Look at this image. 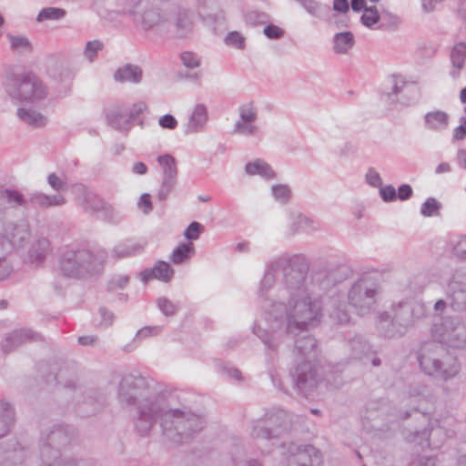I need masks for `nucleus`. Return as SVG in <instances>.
Returning a JSON list of instances; mask_svg holds the SVG:
<instances>
[{
	"instance_id": "f257e3e1",
	"label": "nucleus",
	"mask_w": 466,
	"mask_h": 466,
	"mask_svg": "<svg viewBox=\"0 0 466 466\" xmlns=\"http://www.w3.org/2000/svg\"><path fill=\"white\" fill-rule=\"evenodd\" d=\"M12 93L23 101L35 102L45 96L46 91L42 84L31 75H26L13 84Z\"/></svg>"
},
{
	"instance_id": "f03ea898",
	"label": "nucleus",
	"mask_w": 466,
	"mask_h": 466,
	"mask_svg": "<svg viewBox=\"0 0 466 466\" xmlns=\"http://www.w3.org/2000/svg\"><path fill=\"white\" fill-rule=\"evenodd\" d=\"M142 73L137 66H126L116 70L115 79L118 82H138Z\"/></svg>"
},
{
	"instance_id": "7ed1b4c3",
	"label": "nucleus",
	"mask_w": 466,
	"mask_h": 466,
	"mask_svg": "<svg viewBox=\"0 0 466 466\" xmlns=\"http://www.w3.org/2000/svg\"><path fill=\"white\" fill-rule=\"evenodd\" d=\"M449 116L441 111L430 112L425 116V122L428 128L441 130L448 126Z\"/></svg>"
},
{
	"instance_id": "20e7f679",
	"label": "nucleus",
	"mask_w": 466,
	"mask_h": 466,
	"mask_svg": "<svg viewBox=\"0 0 466 466\" xmlns=\"http://www.w3.org/2000/svg\"><path fill=\"white\" fill-rule=\"evenodd\" d=\"M173 269L170 266L163 261L157 262L150 273H145L144 279L147 281L152 275L153 278L162 281H168L173 276Z\"/></svg>"
},
{
	"instance_id": "39448f33",
	"label": "nucleus",
	"mask_w": 466,
	"mask_h": 466,
	"mask_svg": "<svg viewBox=\"0 0 466 466\" xmlns=\"http://www.w3.org/2000/svg\"><path fill=\"white\" fill-rule=\"evenodd\" d=\"M246 171L249 175L258 174L267 178L272 177L274 176V172L271 167L267 163L258 159L252 163L247 164Z\"/></svg>"
},
{
	"instance_id": "423d86ee",
	"label": "nucleus",
	"mask_w": 466,
	"mask_h": 466,
	"mask_svg": "<svg viewBox=\"0 0 466 466\" xmlns=\"http://www.w3.org/2000/svg\"><path fill=\"white\" fill-rule=\"evenodd\" d=\"M353 46V36L350 33L338 34L335 37V50L338 53H345Z\"/></svg>"
},
{
	"instance_id": "0eeeda50",
	"label": "nucleus",
	"mask_w": 466,
	"mask_h": 466,
	"mask_svg": "<svg viewBox=\"0 0 466 466\" xmlns=\"http://www.w3.org/2000/svg\"><path fill=\"white\" fill-rule=\"evenodd\" d=\"M194 246L192 243L182 244L178 246L171 255V260L174 263H181L193 253Z\"/></svg>"
},
{
	"instance_id": "6e6552de",
	"label": "nucleus",
	"mask_w": 466,
	"mask_h": 466,
	"mask_svg": "<svg viewBox=\"0 0 466 466\" xmlns=\"http://www.w3.org/2000/svg\"><path fill=\"white\" fill-rule=\"evenodd\" d=\"M18 116L23 121L34 127H41L46 123L43 116L33 111L19 109Z\"/></svg>"
},
{
	"instance_id": "1a4fd4ad",
	"label": "nucleus",
	"mask_w": 466,
	"mask_h": 466,
	"mask_svg": "<svg viewBox=\"0 0 466 466\" xmlns=\"http://www.w3.org/2000/svg\"><path fill=\"white\" fill-rule=\"evenodd\" d=\"M466 58V45L460 43L454 46L451 52V62L452 65L458 69L463 67Z\"/></svg>"
},
{
	"instance_id": "9d476101",
	"label": "nucleus",
	"mask_w": 466,
	"mask_h": 466,
	"mask_svg": "<svg viewBox=\"0 0 466 466\" xmlns=\"http://www.w3.org/2000/svg\"><path fill=\"white\" fill-rule=\"evenodd\" d=\"M65 15V11L60 8L49 7L43 9L37 17L38 21H44L47 19H59Z\"/></svg>"
},
{
	"instance_id": "9b49d317",
	"label": "nucleus",
	"mask_w": 466,
	"mask_h": 466,
	"mask_svg": "<svg viewBox=\"0 0 466 466\" xmlns=\"http://www.w3.org/2000/svg\"><path fill=\"white\" fill-rule=\"evenodd\" d=\"M207 119L208 113L206 107L201 105L197 106L191 116V124L196 127L201 126L207 121Z\"/></svg>"
},
{
	"instance_id": "f8f14e48",
	"label": "nucleus",
	"mask_w": 466,
	"mask_h": 466,
	"mask_svg": "<svg viewBox=\"0 0 466 466\" xmlns=\"http://www.w3.org/2000/svg\"><path fill=\"white\" fill-rule=\"evenodd\" d=\"M380 15L375 7L365 8L361 21L367 26H371L379 22Z\"/></svg>"
},
{
	"instance_id": "ddd939ff",
	"label": "nucleus",
	"mask_w": 466,
	"mask_h": 466,
	"mask_svg": "<svg viewBox=\"0 0 466 466\" xmlns=\"http://www.w3.org/2000/svg\"><path fill=\"white\" fill-rule=\"evenodd\" d=\"M439 204L434 198H428L421 206L420 212L425 217H431L438 214Z\"/></svg>"
},
{
	"instance_id": "4468645a",
	"label": "nucleus",
	"mask_w": 466,
	"mask_h": 466,
	"mask_svg": "<svg viewBox=\"0 0 466 466\" xmlns=\"http://www.w3.org/2000/svg\"><path fill=\"white\" fill-rule=\"evenodd\" d=\"M158 163L164 167L165 172L168 176H172L177 172L175 159L173 157L166 155L158 157Z\"/></svg>"
},
{
	"instance_id": "2eb2a0df",
	"label": "nucleus",
	"mask_w": 466,
	"mask_h": 466,
	"mask_svg": "<svg viewBox=\"0 0 466 466\" xmlns=\"http://www.w3.org/2000/svg\"><path fill=\"white\" fill-rule=\"evenodd\" d=\"M183 65L188 68H195L200 65L199 59L191 52H184L181 54Z\"/></svg>"
},
{
	"instance_id": "dca6fc26",
	"label": "nucleus",
	"mask_w": 466,
	"mask_h": 466,
	"mask_svg": "<svg viewBox=\"0 0 466 466\" xmlns=\"http://www.w3.org/2000/svg\"><path fill=\"white\" fill-rule=\"evenodd\" d=\"M226 43L228 46H233L238 48H242L244 46V38L238 32H231L226 37Z\"/></svg>"
},
{
	"instance_id": "f3484780",
	"label": "nucleus",
	"mask_w": 466,
	"mask_h": 466,
	"mask_svg": "<svg viewBox=\"0 0 466 466\" xmlns=\"http://www.w3.org/2000/svg\"><path fill=\"white\" fill-rule=\"evenodd\" d=\"M240 116L244 121L248 123L254 121L256 118V112L253 106L248 104L241 106Z\"/></svg>"
},
{
	"instance_id": "a211bd4d",
	"label": "nucleus",
	"mask_w": 466,
	"mask_h": 466,
	"mask_svg": "<svg viewBox=\"0 0 466 466\" xmlns=\"http://www.w3.org/2000/svg\"><path fill=\"white\" fill-rule=\"evenodd\" d=\"M202 227L198 222H192L185 231L187 239H197L201 232Z\"/></svg>"
},
{
	"instance_id": "6ab92c4d",
	"label": "nucleus",
	"mask_w": 466,
	"mask_h": 466,
	"mask_svg": "<svg viewBox=\"0 0 466 466\" xmlns=\"http://www.w3.org/2000/svg\"><path fill=\"white\" fill-rule=\"evenodd\" d=\"M103 45L98 41L88 42L85 50L86 56L92 60L98 50L102 49Z\"/></svg>"
},
{
	"instance_id": "aec40b11",
	"label": "nucleus",
	"mask_w": 466,
	"mask_h": 466,
	"mask_svg": "<svg viewBox=\"0 0 466 466\" xmlns=\"http://www.w3.org/2000/svg\"><path fill=\"white\" fill-rule=\"evenodd\" d=\"M159 125L163 128L174 129L177 126V121L171 115H165L159 118Z\"/></svg>"
},
{
	"instance_id": "412c9836",
	"label": "nucleus",
	"mask_w": 466,
	"mask_h": 466,
	"mask_svg": "<svg viewBox=\"0 0 466 466\" xmlns=\"http://www.w3.org/2000/svg\"><path fill=\"white\" fill-rule=\"evenodd\" d=\"M11 41V46L13 49H28L29 48V43L28 41L24 37H15V36H9Z\"/></svg>"
},
{
	"instance_id": "4be33fe9",
	"label": "nucleus",
	"mask_w": 466,
	"mask_h": 466,
	"mask_svg": "<svg viewBox=\"0 0 466 466\" xmlns=\"http://www.w3.org/2000/svg\"><path fill=\"white\" fill-rule=\"evenodd\" d=\"M380 196L385 201H392L396 199V190L391 186L384 187L380 189Z\"/></svg>"
},
{
	"instance_id": "5701e85b",
	"label": "nucleus",
	"mask_w": 466,
	"mask_h": 466,
	"mask_svg": "<svg viewBox=\"0 0 466 466\" xmlns=\"http://www.w3.org/2000/svg\"><path fill=\"white\" fill-rule=\"evenodd\" d=\"M138 207L143 210L144 213H148L152 209V203L150 199V196L148 194H144L140 197L138 201Z\"/></svg>"
},
{
	"instance_id": "b1692460",
	"label": "nucleus",
	"mask_w": 466,
	"mask_h": 466,
	"mask_svg": "<svg viewBox=\"0 0 466 466\" xmlns=\"http://www.w3.org/2000/svg\"><path fill=\"white\" fill-rule=\"evenodd\" d=\"M272 190L274 196L279 199H287L289 196V189L286 186H275Z\"/></svg>"
},
{
	"instance_id": "393cba45",
	"label": "nucleus",
	"mask_w": 466,
	"mask_h": 466,
	"mask_svg": "<svg viewBox=\"0 0 466 466\" xmlns=\"http://www.w3.org/2000/svg\"><path fill=\"white\" fill-rule=\"evenodd\" d=\"M264 33L268 38H279L283 35L282 29L277 25H268L265 27Z\"/></svg>"
},
{
	"instance_id": "a878e982",
	"label": "nucleus",
	"mask_w": 466,
	"mask_h": 466,
	"mask_svg": "<svg viewBox=\"0 0 466 466\" xmlns=\"http://www.w3.org/2000/svg\"><path fill=\"white\" fill-rule=\"evenodd\" d=\"M412 194V189L409 185H402L399 187L398 198L401 200L408 199Z\"/></svg>"
},
{
	"instance_id": "bb28decb",
	"label": "nucleus",
	"mask_w": 466,
	"mask_h": 466,
	"mask_svg": "<svg viewBox=\"0 0 466 466\" xmlns=\"http://www.w3.org/2000/svg\"><path fill=\"white\" fill-rule=\"evenodd\" d=\"M146 104L139 102L133 106L132 111L130 113V118L136 119L137 116H138L140 114H142L146 109Z\"/></svg>"
},
{
	"instance_id": "cd10ccee",
	"label": "nucleus",
	"mask_w": 466,
	"mask_h": 466,
	"mask_svg": "<svg viewBox=\"0 0 466 466\" xmlns=\"http://www.w3.org/2000/svg\"><path fill=\"white\" fill-rule=\"evenodd\" d=\"M333 8H334V10L340 12V13L347 12L349 9L348 0H334Z\"/></svg>"
},
{
	"instance_id": "c85d7f7f",
	"label": "nucleus",
	"mask_w": 466,
	"mask_h": 466,
	"mask_svg": "<svg viewBox=\"0 0 466 466\" xmlns=\"http://www.w3.org/2000/svg\"><path fill=\"white\" fill-rule=\"evenodd\" d=\"M6 196L9 202H14L16 205H20L22 203L23 198L18 192L6 191Z\"/></svg>"
},
{
	"instance_id": "c756f323",
	"label": "nucleus",
	"mask_w": 466,
	"mask_h": 466,
	"mask_svg": "<svg viewBox=\"0 0 466 466\" xmlns=\"http://www.w3.org/2000/svg\"><path fill=\"white\" fill-rule=\"evenodd\" d=\"M466 135V125L463 123L462 125L457 127L453 131V137L455 139H462Z\"/></svg>"
},
{
	"instance_id": "7c9ffc66",
	"label": "nucleus",
	"mask_w": 466,
	"mask_h": 466,
	"mask_svg": "<svg viewBox=\"0 0 466 466\" xmlns=\"http://www.w3.org/2000/svg\"><path fill=\"white\" fill-rule=\"evenodd\" d=\"M236 129H237V132L240 133V134H248V133H252L253 130H254V127L251 126L250 124H237L236 126Z\"/></svg>"
},
{
	"instance_id": "2f4dec72",
	"label": "nucleus",
	"mask_w": 466,
	"mask_h": 466,
	"mask_svg": "<svg viewBox=\"0 0 466 466\" xmlns=\"http://www.w3.org/2000/svg\"><path fill=\"white\" fill-rule=\"evenodd\" d=\"M159 306L163 312L167 315L172 314L174 312L173 305L167 300H162L159 302Z\"/></svg>"
},
{
	"instance_id": "473e14b6",
	"label": "nucleus",
	"mask_w": 466,
	"mask_h": 466,
	"mask_svg": "<svg viewBox=\"0 0 466 466\" xmlns=\"http://www.w3.org/2000/svg\"><path fill=\"white\" fill-rule=\"evenodd\" d=\"M49 184L56 189H59L62 187V182L60 179L54 174L48 177Z\"/></svg>"
},
{
	"instance_id": "72a5a7b5",
	"label": "nucleus",
	"mask_w": 466,
	"mask_h": 466,
	"mask_svg": "<svg viewBox=\"0 0 466 466\" xmlns=\"http://www.w3.org/2000/svg\"><path fill=\"white\" fill-rule=\"evenodd\" d=\"M147 166L142 162H137L134 165L133 170L135 173L143 175L147 172Z\"/></svg>"
},
{
	"instance_id": "f704fd0d",
	"label": "nucleus",
	"mask_w": 466,
	"mask_h": 466,
	"mask_svg": "<svg viewBox=\"0 0 466 466\" xmlns=\"http://www.w3.org/2000/svg\"><path fill=\"white\" fill-rule=\"evenodd\" d=\"M364 5H365L364 0H351V8L354 11H360V9L363 8Z\"/></svg>"
},
{
	"instance_id": "c9c22d12",
	"label": "nucleus",
	"mask_w": 466,
	"mask_h": 466,
	"mask_svg": "<svg viewBox=\"0 0 466 466\" xmlns=\"http://www.w3.org/2000/svg\"><path fill=\"white\" fill-rule=\"evenodd\" d=\"M78 341L80 344L89 345L95 341V339L93 337L84 336V337H79Z\"/></svg>"
},
{
	"instance_id": "e433bc0d",
	"label": "nucleus",
	"mask_w": 466,
	"mask_h": 466,
	"mask_svg": "<svg viewBox=\"0 0 466 466\" xmlns=\"http://www.w3.org/2000/svg\"><path fill=\"white\" fill-rule=\"evenodd\" d=\"M458 252H461V253L466 252V238H463L459 242Z\"/></svg>"
},
{
	"instance_id": "4c0bfd02",
	"label": "nucleus",
	"mask_w": 466,
	"mask_h": 466,
	"mask_svg": "<svg viewBox=\"0 0 466 466\" xmlns=\"http://www.w3.org/2000/svg\"><path fill=\"white\" fill-rule=\"evenodd\" d=\"M369 176H370V183L373 184V185L379 183L380 180L378 174L371 175V173H370Z\"/></svg>"
},
{
	"instance_id": "58836bf2",
	"label": "nucleus",
	"mask_w": 466,
	"mask_h": 466,
	"mask_svg": "<svg viewBox=\"0 0 466 466\" xmlns=\"http://www.w3.org/2000/svg\"><path fill=\"white\" fill-rule=\"evenodd\" d=\"M460 99L462 103H466V87L461 90Z\"/></svg>"
},
{
	"instance_id": "ea45409f",
	"label": "nucleus",
	"mask_w": 466,
	"mask_h": 466,
	"mask_svg": "<svg viewBox=\"0 0 466 466\" xmlns=\"http://www.w3.org/2000/svg\"><path fill=\"white\" fill-rule=\"evenodd\" d=\"M444 306H445V303H444L442 300H439V301H437V302H436V304H435V308H436L437 309H443V308H444Z\"/></svg>"
},
{
	"instance_id": "a19ab883",
	"label": "nucleus",
	"mask_w": 466,
	"mask_h": 466,
	"mask_svg": "<svg viewBox=\"0 0 466 466\" xmlns=\"http://www.w3.org/2000/svg\"><path fill=\"white\" fill-rule=\"evenodd\" d=\"M62 203H64V199H63V198H61V199H59V200H56V201H54V203H53V204H54V205H60V204H62Z\"/></svg>"
},
{
	"instance_id": "79ce46f5",
	"label": "nucleus",
	"mask_w": 466,
	"mask_h": 466,
	"mask_svg": "<svg viewBox=\"0 0 466 466\" xmlns=\"http://www.w3.org/2000/svg\"><path fill=\"white\" fill-rule=\"evenodd\" d=\"M440 168H441V170H446V169H449V167L448 166H440Z\"/></svg>"
},
{
	"instance_id": "37998d69",
	"label": "nucleus",
	"mask_w": 466,
	"mask_h": 466,
	"mask_svg": "<svg viewBox=\"0 0 466 466\" xmlns=\"http://www.w3.org/2000/svg\"><path fill=\"white\" fill-rule=\"evenodd\" d=\"M3 23H4V19H3L2 15H0V27L2 26Z\"/></svg>"
}]
</instances>
